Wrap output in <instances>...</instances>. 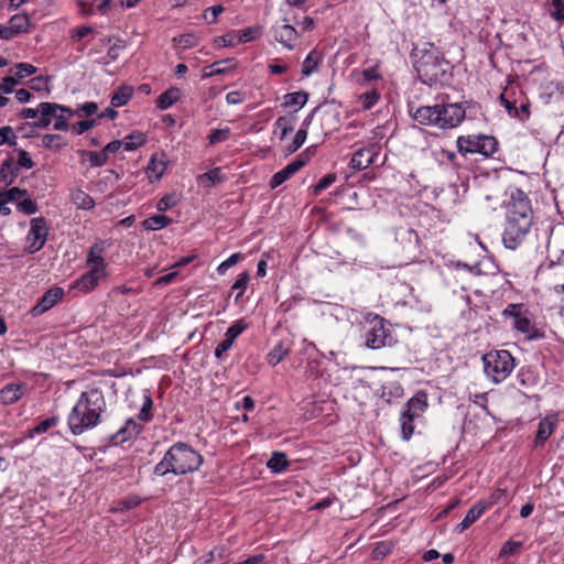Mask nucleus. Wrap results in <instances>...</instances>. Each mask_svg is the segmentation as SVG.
<instances>
[{"label": "nucleus", "mask_w": 564, "mask_h": 564, "mask_svg": "<svg viewBox=\"0 0 564 564\" xmlns=\"http://www.w3.org/2000/svg\"><path fill=\"white\" fill-rule=\"evenodd\" d=\"M15 76L20 80L25 76H31L36 73V67L28 63H19L15 65Z\"/></svg>", "instance_id": "56"}, {"label": "nucleus", "mask_w": 564, "mask_h": 564, "mask_svg": "<svg viewBox=\"0 0 564 564\" xmlns=\"http://www.w3.org/2000/svg\"><path fill=\"white\" fill-rule=\"evenodd\" d=\"M82 156L88 158L91 166H102L108 161V156L106 153L101 150L99 152L96 151H89V150H82L80 152Z\"/></svg>", "instance_id": "39"}, {"label": "nucleus", "mask_w": 564, "mask_h": 564, "mask_svg": "<svg viewBox=\"0 0 564 564\" xmlns=\"http://www.w3.org/2000/svg\"><path fill=\"white\" fill-rule=\"evenodd\" d=\"M264 561H265L264 554H256V555L249 556L246 560L238 561L234 564H262Z\"/></svg>", "instance_id": "64"}, {"label": "nucleus", "mask_w": 564, "mask_h": 564, "mask_svg": "<svg viewBox=\"0 0 564 564\" xmlns=\"http://www.w3.org/2000/svg\"><path fill=\"white\" fill-rule=\"evenodd\" d=\"M465 118V109L458 104L425 106V124L441 129L457 127Z\"/></svg>", "instance_id": "4"}, {"label": "nucleus", "mask_w": 564, "mask_h": 564, "mask_svg": "<svg viewBox=\"0 0 564 564\" xmlns=\"http://www.w3.org/2000/svg\"><path fill=\"white\" fill-rule=\"evenodd\" d=\"M98 110V105L94 101H88L79 106V108L76 110L77 115L79 112H83L85 116L90 117L95 115Z\"/></svg>", "instance_id": "62"}, {"label": "nucleus", "mask_w": 564, "mask_h": 564, "mask_svg": "<svg viewBox=\"0 0 564 564\" xmlns=\"http://www.w3.org/2000/svg\"><path fill=\"white\" fill-rule=\"evenodd\" d=\"M318 57H314V52H311L303 62L302 74L304 76L311 75L318 66Z\"/></svg>", "instance_id": "52"}, {"label": "nucleus", "mask_w": 564, "mask_h": 564, "mask_svg": "<svg viewBox=\"0 0 564 564\" xmlns=\"http://www.w3.org/2000/svg\"><path fill=\"white\" fill-rule=\"evenodd\" d=\"M336 174L328 173L324 175L313 187L314 195L321 194L324 189L328 188L333 183L336 182Z\"/></svg>", "instance_id": "47"}, {"label": "nucleus", "mask_w": 564, "mask_h": 564, "mask_svg": "<svg viewBox=\"0 0 564 564\" xmlns=\"http://www.w3.org/2000/svg\"><path fill=\"white\" fill-rule=\"evenodd\" d=\"M533 224V212L527 194L514 188L506 205V223L502 242L510 250L518 249L528 237Z\"/></svg>", "instance_id": "1"}, {"label": "nucleus", "mask_w": 564, "mask_h": 564, "mask_svg": "<svg viewBox=\"0 0 564 564\" xmlns=\"http://www.w3.org/2000/svg\"><path fill=\"white\" fill-rule=\"evenodd\" d=\"M133 95V88L127 85L120 86L111 96L112 107H122L127 105Z\"/></svg>", "instance_id": "32"}, {"label": "nucleus", "mask_w": 564, "mask_h": 564, "mask_svg": "<svg viewBox=\"0 0 564 564\" xmlns=\"http://www.w3.org/2000/svg\"><path fill=\"white\" fill-rule=\"evenodd\" d=\"M290 345L281 340L268 354V362L272 366H276L290 354Z\"/></svg>", "instance_id": "31"}, {"label": "nucleus", "mask_w": 564, "mask_h": 564, "mask_svg": "<svg viewBox=\"0 0 564 564\" xmlns=\"http://www.w3.org/2000/svg\"><path fill=\"white\" fill-rule=\"evenodd\" d=\"M321 119L322 129L325 134L336 131L340 127V109L339 105L332 101L314 108Z\"/></svg>", "instance_id": "8"}, {"label": "nucleus", "mask_w": 564, "mask_h": 564, "mask_svg": "<svg viewBox=\"0 0 564 564\" xmlns=\"http://www.w3.org/2000/svg\"><path fill=\"white\" fill-rule=\"evenodd\" d=\"M423 410V391H417L406 403V410L401 415L402 438L408 441L414 432L413 421L419 416L417 411Z\"/></svg>", "instance_id": "7"}, {"label": "nucleus", "mask_w": 564, "mask_h": 564, "mask_svg": "<svg viewBox=\"0 0 564 564\" xmlns=\"http://www.w3.org/2000/svg\"><path fill=\"white\" fill-rule=\"evenodd\" d=\"M70 199L77 206V208L84 210H89L95 206V200L93 197L80 188H76L72 192Z\"/></svg>", "instance_id": "30"}, {"label": "nucleus", "mask_w": 564, "mask_h": 564, "mask_svg": "<svg viewBox=\"0 0 564 564\" xmlns=\"http://www.w3.org/2000/svg\"><path fill=\"white\" fill-rule=\"evenodd\" d=\"M18 153V165L25 169H32L34 166V162L30 158L29 153L23 149L15 150Z\"/></svg>", "instance_id": "58"}, {"label": "nucleus", "mask_w": 564, "mask_h": 564, "mask_svg": "<svg viewBox=\"0 0 564 564\" xmlns=\"http://www.w3.org/2000/svg\"><path fill=\"white\" fill-rule=\"evenodd\" d=\"M229 135H230L229 128L215 129V130L210 131L207 139H208L209 144H216V143L226 141L229 138Z\"/></svg>", "instance_id": "49"}, {"label": "nucleus", "mask_w": 564, "mask_h": 564, "mask_svg": "<svg viewBox=\"0 0 564 564\" xmlns=\"http://www.w3.org/2000/svg\"><path fill=\"white\" fill-rule=\"evenodd\" d=\"M391 343L392 335L390 329L384 326L383 318H378L366 333V346L370 349H379L391 345Z\"/></svg>", "instance_id": "9"}, {"label": "nucleus", "mask_w": 564, "mask_h": 564, "mask_svg": "<svg viewBox=\"0 0 564 564\" xmlns=\"http://www.w3.org/2000/svg\"><path fill=\"white\" fill-rule=\"evenodd\" d=\"M20 169L14 164L12 156H8L0 165V180L7 185H11L19 176Z\"/></svg>", "instance_id": "25"}, {"label": "nucleus", "mask_w": 564, "mask_h": 564, "mask_svg": "<svg viewBox=\"0 0 564 564\" xmlns=\"http://www.w3.org/2000/svg\"><path fill=\"white\" fill-rule=\"evenodd\" d=\"M143 431V426L133 419H128L126 424L109 437V442L113 445H120L131 438L139 436Z\"/></svg>", "instance_id": "15"}, {"label": "nucleus", "mask_w": 564, "mask_h": 564, "mask_svg": "<svg viewBox=\"0 0 564 564\" xmlns=\"http://www.w3.org/2000/svg\"><path fill=\"white\" fill-rule=\"evenodd\" d=\"M172 221V218L165 215H153L142 221V227L147 230H159L169 226Z\"/></svg>", "instance_id": "33"}, {"label": "nucleus", "mask_w": 564, "mask_h": 564, "mask_svg": "<svg viewBox=\"0 0 564 564\" xmlns=\"http://www.w3.org/2000/svg\"><path fill=\"white\" fill-rule=\"evenodd\" d=\"M57 423H58V417L51 416V417L42 421L41 423H39L32 430H30L28 433V437L32 438V437H34V435L43 434V433L47 432L50 429L56 426Z\"/></svg>", "instance_id": "40"}, {"label": "nucleus", "mask_w": 564, "mask_h": 564, "mask_svg": "<svg viewBox=\"0 0 564 564\" xmlns=\"http://www.w3.org/2000/svg\"><path fill=\"white\" fill-rule=\"evenodd\" d=\"M308 162V155L305 153H300L296 159L288 164L284 169L276 172L270 180V187L272 189L276 188L285 181H288L293 174L300 171L303 166H305Z\"/></svg>", "instance_id": "11"}, {"label": "nucleus", "mask_w": 564, "mask_h": 564, "mask_svg": "<svg viewBox=\"0 0 564 564\" xmlns=\"http://www.w3.org/2000/svg\"><path fill=\"white\" fill-rule=\"evenodd\" d=\"M241 259H242V254L240 252L231 254L227 260L223 261L218 265L217 272L220 275H224L229 268L236 265Z\"/></svg>", "instance_id": "53"}, {"label": "nucleus", "mask_w": 564, "mask_h": 564, "mask_svg": "<svg viewBox=\"0 0 564 564\" xmlns=\"http://www.w3.org/2000/svg\"><path fill=\"white\" fill-rule=\"evenodd\" d=\"M484 370L495 383L509 377L514 368V358L508 350H496L484 355Z\"/></svg>", "instance_id": "5"}, {"label": "nucleus", "mask_w": 564, "mask_h": 564, "mask_svg": "<svg viewBox=\"0 0 564 564\" xmlns=\"http://www.w3.org/2000/svg\"><path fill=\"white\" fill-rule=\"evenodd\" d=\"M39 111L41 113L39 120L24 122L18 128V130L23 131L25 128H47L51 124L53 116L57 112V107L54 106V102L43 101L39 105Z\"/></svg>", "instance_id": "16"}, {"label": "nucleus", "mask_w": 564, "mask_h": 564, "mask_svg": "<svg viewBox=\"0 0 564 564\" xmlns=\"http://www.w3.org/2000/svg\"><path fill=\"white\" fill-rule=\"evenodd\" d=\"M153 400L151 395L147 394L143 399L142 408L138 414V419L142 422H150L152 420Z\"/></svg>", "instance_id": "44"}, {"label": "nucleus", "mask_w": 564, "mask_h": 564, "mask_svg": "<svg viewBox=\"0 0 564 564\" xmlns=\"http://www.w3.org/2000/svg\"><path fill=\"white\" fill-rule=\"evenodd\" d=\"M181 96L182 91L180 88L174 86L170 87L158 97L155 101L156 107L161 110H165L172 107L174 104H176L180 100Z\"/></svg>", "instance_id": "26"}, {"label": "nucleus", "mask_w": 564, "mask_h": 564, "mask_svg": "<svg viewBox=\"0 0 564 564\" xmlns=\"http://www.w3.org/2000/svg\"><path fill=\"white\" fill-rule=\"evenodd\" d=\"M289 460L284 453L273 452L271 458L267 463V467L274 474H280L288 469Z\"/></svg>", "instance_id": "29"}, {"label": "nucleus", "mask_w": 564, "mask_h": 564, "mask_svg": "<svg viewBox=\"0 0 564 564\" xmlns=\"http://www.w3.org/2000/svg\"><path fill=\"white\" fill-rule=\"evenodd\" d=\"M546 7L555 20L564 22V0H547Z\"/></svg>", "instance_id": "42"}, {"label": "nucleus", "mask_w": 564, "mask_h": 564, "mask_svg": "<svg viewBox=\"0 0 564 564\" xmlns=\"http://www.w3.org/2000/svg\"><path fill=\"white\" fill-rule=\"evenodd\" d=\"M457 147L462 154L479 153L488 158L497 151L498 142L492 135H463L457 139Z\"/></svg>", "instance_id": "6"}, {"label": "nucleus", "mask_w": 564, "mask_h": 564, "mask_svg": "<svg viewBox=\"0 0 564 564\" xmlns=\"http://www.w3.org/2000/svg\"><path fill=\"white\" fill-rule=\"evenodd\" d=\"M95 124H96V119L82 120V121L73 124V131L76 134H83L84 132L94 128Z\"/></svg>", "instance_id": "60"}, {"label": "nucleus", "mask_w": 564, "mask_h": 564, "mask_svg": "<svg viewBox=\"0 0 564 564\" xmlns=\"http://www.w3.org/2000/svg\"><path fill=\"white\" fill-rule=\"evenodd\" d=\"M147 141V137L143 132L133 131L129 135L126 137L124 141V150L126 151H134Z\"/></svg>", "instance_id": "38"}, {"label": "nucleus", "mask_w": 564, "mask_h": 564, "mask_svg": "<svg viewBox=\"0 0 564 564\" xmlns=\"http://www.w3.org/2000/svg\"><path fill=\"white\" fill-rule=\"evenodd\" d=\"M64 290L59 286H53L48 289L37 304L30 310V314L33 317L40 316L55 306L64 296Z\"/></svg>", "instance_id": "12"}, {"label": "nucleus", "mask_w": 564, "mask_h": 564, "mask_svg": "<svg viewBox=\"0 0 564 564\" xmlns=\"http://www.w3.org/2000/svg\"><path fill=\"white\" fill-rule=\"evenodd\" d=\"M306 137H307V131L305 129L297 130L291 144H289L285 148L286 154H292V153L296 152L305 142Z\"/></svg>", "instance_id": "45"}, {"label": "nucleus", "mask_w": 564, "mask_h": 564, "mask_svg": "<svg viewBox=\"0 0 564 564\" xmlns=\"http://www.w3.org/2000/svg\"><path fill=\"white\" fill-rule=\"evenodd\" d=\"M17 208L20 213L25 215H33L39 212L37 204L29 197H25L23 200L19 202Z\"/></svg>", "instance_id": "50"}, {"label": "nucleus", "mask_w": 564, "mask_h": 564, "mask_svg": "<svg viewBox=\"0 0 564 564\" xmlns=\"http://www.w3.org/2000/svg\"><path fill=\"white\" fill-rule=\"evenodd\" d=\"M204 459L203 456L187 443L173 444L164 457L154 467V475L163 477L170 473L180 476L197 470Z\"/></svg>", "instance_id": "3"}, {"label": "nucleus", "mask_w": 564, "mask_h": 564, "mask_svg": "<svg viewBox=\"0 0 564 564\" xmlns=\"http://www.w3.org/2000/svg\"><path fill=\"white\" fill-rule=\"evenodd\" d=\"M109 243L106 240L96 241L89 249L87 254V264L91 267H102L107 270V263L102 258V253L106 251Z\"/></svg>", "instance_id": "18"}, {"label": "nucleus", "mask_w": 564, "mask_h": 564, "mask_svg": "<svg viewBox=\"0 0 564 564\" xmlns=\"http://www.w3.org/2000/svg\"><path fill=\"white\" fill-rule=\"evenodd\" d=\"M380 94L376 89L364 93L360 95L362 108L366 110L371 109L378 102Z\"/></svg>", "instance_id": "48"}, {"label": "nucleus", "mask_w": 564, "mask_h": 564, "mask_svg": "<svg viewBox=\"0 0 564 564\" xmlns=\"http://www.w3.org/2000/svg\"><path fill=\"white\" fill-rule=\"evenodd\" d=\"M30 20L25 14H15L9 21L8 28L0 29V35H8V32L11 33H24L29 32Z\"/></svg>", "instance_id": "24"}, {"label": "nucleus", "mask_w": 564, "mask_h": 564, "mask_svg": "<svg viewBox=\"0 0 564 564\" xmlns=\"http://www.w3.org/2000/svg\"><path fill=\"white\" fill-rule=\"evenodd\" d=\"M403 394V388L397 381H391L381 387V398L390 402L392 398H400Z\"/></svg>", "instance_id": "34"}, {"label": "nucleus", "mask_w": 564, "mask_h": 564, "mask_svg": "<svg viewBox=\"0 0 564 564\" xmlns=\"http://www.w3.org/2000/svg\"><path fill=\"white\" fill-rule=\"evenodd\" d=\"M373 156L371 149H359L354 153L349 166L358 171L366 170L373 163Z\"/></svg>", "instance_id": "22"}, {"label": "nucleus", "mask_w": 564, "mask_h": 564, "mask_svg": "<svg viewBox=\"0 0 564 564\" xmlns=\"http://www.w3.org/2000/svg\"><path fill=\"white\" fill-rule=\"evenodd\" d=\"M42 144L46 149L59 151L67 145V142L61 134H45Z\"/></svg>", "instance_id": "35"}, {"label": "nucleus", "mask_w": 564, "mask_h": 564, "mask_svg": "<svg viewBox=\"0 0 564 564\" xmlns=\"http://www.w3.org/2000/svg\"><path fill=\"white\" fill-rule=\"evenodd\" d=\"M488 509V505L477 502L474 505L463 519L460 523L457 524L455 531L458 533H463L467 530L471 524H474L481 514Z\"/></svg>", "instance_id": "21"}, {"label": "nucleus", "mask_w": 564, "mask_h": 564, "mask_svg": "<svg viewBox=\"0 0 564 564\" xmlns=\"http://www.w3.org/2000/svg\"><path fill=\"white\" fill-rule=\"evenodd\" d=\"M513 327L524 334L528 339H539L543 337V334L531 324V321L523 315H517L513 321Z\"/></svg>", "instance_id": "23"}, {"label": "nucleus", "mask_w": 564, "mask_h": 564, "mask_svg": "<svg viewBox=\"0 0 564 564\" xmlns=\"http://www.w3.org/2000/svg\"><path fill=\"white\" fill-rule=\"evenodd\" d=\"M47 83H48V80L46 77L37 76V77L30 79L29 85H30L31 89L40 91L42 89L48 90Z\"/></svg>", "instance_id": "61"}, {"label": "nucleus", "mask_w": 564, "mask_h": 564, "mask_svg": "<svg viewBox=\"0 0 564 564\" xmlns=\"http://www.w3.org/2000/svg\"><path fill=\"white\" fill-rule=\"evenodd\" d=\"M248 327L243 319L236 321L225 333V338L215 349L216 358L220 359L229 350L235 339Z\"/></svg>", "instance_id": "14"}, {"label": "nucleus", "mask_w": 564, "mask_h": 564, "mask_svg": "<svg viewBox=\"0 0 564 564\" xmlns=\"http://www.w3.org/2000/svg\"><path fill=\"white\" fill-rule=\"evenodd\" d=\"M253 39L254 37H215L214 43L216 47H227L246 43Z\"/></svg>", "instance_id": "46"}, {"label": "nucleus", "mask_w": 564, "mask_h": 564, "mask_svg": "<svg viewBox=\"0 0 564 564\" xmlns=\"http://www.w3.org/2000/svg\"><path fill=\"white\" fill-rule=\"evenodd\" d=\"M89 267L90 269L74 283V288H77L85 293L93 291L99 282L108 275L107 270L102 267Z\"/></svg>", "instance_id": "13"}, {"label": "nucleus", "mask_w": 564, "mask_h": 564, "mask_svg": "<svg viewBox=\"0 0 564 564\" xmlns=\"http://www.w3.org/2000/svg\"><path fill=\"white\" fill-rule=\"evenodd\" d=\"M30 236L33 237V241L26 247L25 251L32 254L44 247L48 236V226L44 217L31 219L29 237Z\"/></svg>", "instance_id": "10"}, {"label": "nucleus", "mask_w": 564, "mask_h": 564, "mask_svg": "<svg viewBox=\"0 0 564 564\" xmlns=\"http://www.w3.org/2000/svg\"><path fill=\"white\" fill-rule=\"evenodd\" d=\"M28 191L20 187H11L7 191L0 192V215L9 216L11 209L6 206L9 202H14L20 197H26Z\"/></svg>", "instance_id": "20"}, {"label": "nucleus", "mask_w": 564, "mask_h": 564, "mask_svg": "<svg viewBox=\"0 0 564 564\" xmlns=\"http://www.w3.org/2000/svg\"><path fill=\"white\" fill-rule=\"evenodd\" d=\"M393 547H394V544L392 541L378 542L376 544L375 549L372 550L373 560H376V561L383 560L388 554L391 553Z\"/></svg>", "instance_id": "41"}, {"label": "nucleus", "mask_w": 564, "mask_h": 564, "mask_svg": "<svg viewBox=\"0 0 564 564\" xmlns=\"http://www.w3.org/2000/svg\"><path fill=\"white\" fill-rule=\"evenodd\" d=\"M224 11H225L224 6L217 4V6L207 8L203 12L202 17H203V19L205 20L206 23L210 24V23H215L217 18H218V15L220 13H223Z\"/></svg>", "instance_id": "51"}, {"label": "nucleus", "mask_w": 564, "mask_h": 564, "mask_svg": "<svg viewBox=\"0 0 564 564\" xmlns=\"http://www.w3.org/2000/svg\"><path fill=\"white\" fill-rule=\"evenodd\" d=\"M275 126L281 129V139H284L294 129L290 123V119L285 116L279 117L275 121Z\"/></svg>", "instance_id": "57"}, {"label": "nucleus", "mask_w": 564, "mask_h": 564, "mask_svg": "<svg viewBox=\"0 0 564 564\" xmlns=\"http://www.w3.org/2000/svg\"><path fill=\"white\" fill-rule=\"evenodd\" d=\"M197 37H173V47L176 51L185 50L197 45Z\"/></svg>", "instance_id": "55"}, {"label": "nucleus", "mask_w": 564, "mask_h": 564, "mask_svg": "<svg viewBox=\"0 0 564 564\" xmlns=\"http://www.w3.org/2000/svg\"><path fill=\"white\" fill-rule=\"evenodd\" d=\"M284 107L299 106V108H302L308 99V94L304 90H300L296 93H289L284 96Z\"/></svg>", "instance_id": "36"}, {"label": "nucleus", "mask_w": 564, "mask_h": 564, "mask_svg": "<svg viewBox=\"0 0 564 564\" xmlns=\"http://www.w3.org/2000/svg\"><path fill=\"white\" fill-rule=\"evenodd\" d=\"M162 159H158V154H153L148 163L147 172L152 174L155 180H160L166 171L167 163L164 160L165 153H161Z\"/></svg>", "instance_id": "28"}, {"label": "nucleus", "mask_w": 564, "mask_h": 564, "mask_svg": "<svg viewBox=\"0 0 564 564\" xmlns=\"http://www.w3.org/2000/svg\"><path fill=\"white\" fill-rule=\"evenodd\" d=\"M234 61L231 58H225L223 61H218L213 63L212 65H208L204 68L203 77H212L215 75H223L228 72L231 67H234Z\"/></svg>", "instance_id": "27"}, {"label": "nucleus", "mask_w": 564, "mask_h": 564, "mask_svg": "<svg viewBox=\"0 0 564 564\" xmlns=\"http://www.w3.org/2000/svg\"><path fill=\"white\" fill-rule=\"evenodd\" d=\"M55 118V122H54V129L55 130H58V131H67L69 129V123H68V118L65 117L64 115H57L55 112V116H53Z\"/></svg>", "instance_id": "63"}, {"label": "nucleus", "mask_w": 564, "mask_h": 564, "mask_svg": "<svg viewBox=\"0 0 564 564\" xmlns=\"http://www.w3.org/2000/svg\"><path fill=\"white\" fill-rule=\"evenodd\" d=\"M25 392L23 383H8L0 390V401L3 404H13L22 398Z\"/></svg>", "instance_id": "19"}, {"label": "nucleus", "mask_w": 564, "mask_h": 564, "mask_svg": "<svg viewBox=\"0 0 564 564\" xmlns=\"http://www.w3.org/2000/svg\"><path fill=\"white\" fill-rule=\"evenodd\" d=\"M177 204L175 194H167L163 196L156 204V209L159 212H166L173 208Z\"/></svg>", "instance_id": "54"}, {"label": "nucleus", "mask_w": 564, "mask_h": 564, "mask_svg": "<svg viewBox=\"0 0 564 564\" xmlns=\"http://www.w3.org/2000/svg\"><path fill=\"white\" fill-rule=\"evenodd\" d=\"M557 423L558 419L556 414L546 415L540 421L533 443L534 448L544 446L549 437L554 433Z\"/></svg>", "instance_id": "17"}, {"label": "nucleus", "mask_w": 564, "mask_h": 564, "mask_svg": "<svg viewBox=\"0 0 564 564\" xmlns=\"http://www.w3.org/2000/svg\"><path fill=\"white\" fill-rule=\"evenodd\" d=\"M250 281V275L248 271H243L239 274L236 282L232 284L231 290H239L238 294L235 297V302L238 303L239 300L242 297L243 292Z\"/></svg>", "instance_id": "43"}, {"label": "nucleus", "mask_w": 564, "mask_h": 564, "mask_svg": "<svg viewBox=\"0 0 564 564\" xmlns=\"http://www.w3.org/2000/svg\"><path fill=\"white\" fill-rule=\"evenodd\" d=\"M200 178L209 181L210 185H215L216 183L224 181V176L221 175L219 167L209 170L208 172L200 175Z\"/></svg>", "instance_id": "59"}, {"label": "nucleus", "mask_w": 564, "mask_h": 564, "mask_svg": "<svg viewBox=\"0 0 564 564\" xmlns=\"http://www.w3.org/2000/svg\"><path fill=\"white\" fill-rule=\"evenodd\" d=\"M105 410L106 400L100 389L91 388L83 392L68 415L70 432L74 435H79L84 431L95 427Z\"/></svg>", "instance_id": "2"}, {"label": "nucleus", "mask_w": 564, "mask_h": 564, "mask_svg": "<svg viewBox=\"0 0 564 564\" xmlns=\"http://www.w3.org/2000/svg\"><path fill=\"white\" fill-rule=\"evenodd\" d=\"M110 42H111V39L108 37L107 42L105 43L106 45L109 46L107 57H106L107 59L104 61L105 64L116 61L119 56V51L124 48V46H126V41H123L121 37H116V42H113L111 45H110Z\"/></svg>", "instance_id": "37"}]
</instances>
